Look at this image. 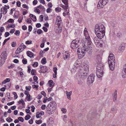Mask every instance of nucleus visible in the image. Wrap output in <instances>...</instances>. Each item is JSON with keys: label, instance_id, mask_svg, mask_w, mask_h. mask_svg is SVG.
Masks as SVG:
<instances>
[{"label": "nucleus", "instance_id": "0eeeda50", "mask_svg": "<svg viewBox=\"0 0 126 126\" xmlns=\"http://www.w3.org/2000/svg\"><path fill=\"white\" fill-rule=\"evenodd\" d=\"M7 54L5 52H3L0 56V66L4 63L7 57Z\"/></svg>", "mask_w": 126, "mask_h": 126}, {"label": "nucleus", "instance_id": "4c0bfd02", "mask_svg": "<svg viewBox=\"0 0 126 126\" xmlns=\"http://www.w3.org/2000/svg\"><path fill=\"white\" fill-rule=\"evenodd\" d=\"M19 47H20L21 48L23 49H24L26 47L25 46L23 43L21 44Z\"/></svg>", "mask_w": 126, "mask_h": 126}, {"label": "nucleus", "instance_id": "0e129e2a", "mask_svg": "<svg viewBox=\"0 0 126 126\" xmlns=\"http://www.w3.org/2000/svg\"><path fill=\"white\" fill-rule=\"evenodd\" d=\"M41 25L39 23H37L36 25V27L37 28L40 27H41Z\"/></svg>", "mask_w": 126, "mask_h": 126}, {"label": "nucleus", "instance_id": "052dcab7", "mask_svg": "<svg viewBox=\"0 0 126 126\" xmlns=\"http://www.w3.org/2000/svg\"><path fill=\"white\" fill-rule=\"evenodd\" d=\"M26 21L28 23H31L32 21L30 18H28L26 20Z\"/></svg>", "mask_w": 126, "mask_h": 126}, {"label": "nucleus", "instance_id": "f8f14e48", "mask_svg": "<svg viewBox=\"0 0 126 126\" xmlns=\"http://www.w3.org/2000/svg\"><path fill=\"white\" fill-rule=\"evenodd\" d=\"M77 65V63H75L74 64V66L73 67V68H72L71 70V72L72 73H75L76 72L77 70H78V72H78V71L79 70L78 67H79V66H76Z\"/></svg>", "mask_w": 126, "mask_h": 126}, {"label": "nucleus", "instance_id": "f257e3e1", "mask_svg": "<svg viewBox=\"0 0 126 126\" xmlns=\"http://www.w3.org/2000/svg\"><path fill=\"white\" fill-rule=\"evenodd\" d=\"M84 34L85 38V41L81 42V45H80L81 47H79L77 50L78 54L81 58L85 56L86 51H91L92 50L91 47L88 46L91 45L92 42L86 28L84 29Z\"/></svg>", "mask_w": 126, "mask_h": 126}, {"label": "nucleus", "instance_id": "72a5a7b5", "mask_svg": "<svg viewBox=\"0 0 126 126\" xmlns=\"http://www.w3.org/2000/svg\"><path fill=\"white\" fill-rule=\"evenodd\" d=\"M57 68L56 67H54L53 68V71L54 72L55 75L57 74Z\"/></svg>", "mask_w": 126, "mask_h": 126}, {"label": "nucleus", "instance_id": "a18cd8bd", "mask_svg": "<svg viewBox=\"0 0 126 126\" xmlns=\"http://www.w3.org/2000/svg\"><path fill=\"white\" fill-rule=\"evenodd\" d=\"M10 39V38H7V39H5L4 40V42H3V45H4L6 43V42L7 41H8V40H9Z\"/></svg>", "mask_w": 126, "mask_h": 126}, {"label": "nucleus", "instance_id": "6e6552de", "mask_svg": "<svg viewBox=\"0 0 126 126\" xmlns=\"http://www.w3.org/2000/svg\"><path fill=\"white\" fill-rule=\"evenodd\" d=\"M108 2V0H99L97 4V8L100 9L103 7Z\"/></svg>", "mask_w": 126, "mask_h": 126}, {"label": "nucleus", "instance_id": "58836bf2", "mask_svg": "<svg viewBox=\"0 0 126 126\" xmlns=\"http://www.w3.org/2000/svg\"><path fill=\"white\" fill-rule=\"evenodd\" d=\"M18 119L19 120V121H20L22 122H23L24 121V119L22 117H19L18 118Z\"/></svg>", "mask_w": 126, "mask_h": 126}, {"label": "nucleus", "instance_id": "c03bdc74", "mask_svg": "<svg viewBox=\"0 0 126 126\" xmlns=\"http://www.w3.org/2000/svg\"><path fill=\"white\" fill-rule=\"evenodd\" d=\"M10 35V33L8 32H6L4 34V36L5 37H7L9 36Z\"/></svg>", "mask_w": 126, "mask_h": 126}, {"label": "nucleus", "instance_id": "774afa93", "mask_svg": "<svg viewBox=\"0 0 126 126\" xmlns=\"http://www.w3.org/2000/svg\"><path fill=\"white\" fill-rule=\"evenodd\" d=\"M43 29L45 32H46L47 31V29L45 27H43Z\"/></svg>", "mask_w": 126, "mask_h": 126}, {"label": "nucleus", "instance_id": "09e8293b", "mask_svg": "<svg viewBox=\"0 0 126 126\" xmlns=\"http://www.w3.org/2000/svg\"><path fill=\"white\" fill-rule=\"evenodd\" d=\"M31 86H26L25 88L28 91H30L31 88Z\"/></svg>", "mask_w": 126, "mask_h": 126}, {"label": "nucleus", "instance_id": "2f4dec72", "mask_svg": "<svg viewBox=\"0 0 126 126\" xmlns=\"http://www.w3.org/2000/svg\"><path fill=\"white\" fill-rule=\"evenodd\" d=\"M31 116L29 114H27L25 117V119L26 120H28L30 119Z\"/></svg>", "mask_w": 126, "mask_h": 126}, {"label": "nucleus", "instance_id": "39448f33", "mask_svg": "<svg viewBox=\"0 0 126 126\" xmlns=\"http://www.w3.org/2000/svg\"><path fill=\"white\" fill-rule=\"evenodd\" d=\"M105 28L102 24H96L95 27V32H105Z\"/></svg>", "mask_w": 126, "mask_h": 126}, {"label": "nucleus", "instance_id": "4be33fe9", "mask_svg": "<svg viewBox=\"0 0 126 126\" xmlns=\"http://www.w3.org/2000/svg\"><path fill=\"white\" fill-rule=\"evenodd\" d=\"M72 93V91H70V92H66V94L67 96V98L70 100H71V95Z\"/></svg>", "mask_w": 126, "mask_h": 126}, {"label": "nucleus", "instance_id": "8fccbe9b", "mask_svg": "<svg viewBox=\"0 0 126 126\" xmlns=\"http://www.w3.org/2000/svg\"><path fill=\"white\" fill-rule=\"evenodd\" d=\"M16 45V43L15 42H13L11 45L13 47H15Z\"/></svg>", "mask_w": 126, "mask_h": 126}, {"label": "nucleus", "instance_id": "2eb2a0df", "mask_svg": "<svg viewBox=\"0 0 126 126\" xmlns=\"http://www.w3.org/2000/svg\"><path fill=\"white\" fill-rule=\"evenodd\" d=\"M41 72L43 73H45L47 71V67L43 65L40 66Z\"/></svg>", "mask_w": 126, "mask_h": 126}, {"label": "nucleus", "instance_id": "cd10ccee", "mask_svg": "<svg viewBox=\"0 0 126 126\" xmlns=\"http://www.w3.org/2000/svg\"><path fill=\"white\" fill-rule=\"evenodd\" d=\"M41 63L42 64H45L46 63V59L45 57H44L41 60Z\"/></svg>", "mask_w": 126, "mask_h": 126}, {"label": "nucleus", "instance_id": "de8ad7c7", "mask_svg": "<svg viewBox=\"0 0 126 126\" xmlns=\"http://www.w3.org/2000/svg\"><path fill=\"white\" fill-rule=\"evenodd\" d=\"M13 94L14 95V98H15V99H17V98L18 96L17 95L16 93L15 92H14L13 93Z\"/></svg>", "mask_w": 126, "mask_h": 126}, {"label": "nucleus", "instance_id": "603ef678", "mask_svg": "<svg viewBox=\"0 0 126 126\" xmlns=\"http://www.w3.org/2000/svg\"><path fill=\"white\" fill-rule=\"evenodd\" d=\"M22 7L24 8H26V9H28V6H27L26 4H24L22 5Z\"/></svg>", "mask_w": 126, "mask_h": 126}, {"label": "nucleus", "instance_id": "5fc2aeb1", "mask_svg": "<svg viewBox=\"0 0 126 126\" xmlns=\"http://www.w3.org/2000/svg\"><path fill=\"white\" fill-rule=\"evenodd\" d=\"M15 26V25L14 24H13L11 25H9L8 26L9 28H14Z\"/></svg>", "mask_w": 126, "mask_h": 126}, {"label": "nucleus", "instance_id": "ddd939ff", "mask_svg": "<svg viewBox=\"0 0 126 126\" xmlns=\"http://www.w3.org/2000/svg\"><path fill=\"white\" fill-rule=\"evenodd\" d=\"M56 105H57L55 102L53 101L50 102L48 105V107L49 106L51 108L55 109L56 107Z\"/></svg>", "mask_w": 126, "mask_h": 126}, {"label": "nucleus", "instance_id": "9d476101", "mask_svg": "<svg viewBox=\"0 0 126 126\" xmlns=\"http://www.w3.org/2000/svg\"><path fill=\"white\" fill-rule=\"evenodd\" d=\"M97 70L96 72V74L97 77L100 78L103 76V72L100 68H96Z\"/></svg>", "mask_w": 126, "mask_h": 126}, {"label": "nucleus", "instance_id": "680f3d73", "mask_svg": "<svg viewBox=\"0 0 126 126\" xmlns=\"http://www.w3.org/2000/svg\"><path fill=\"white\" fill-rule=\"evenodd\" d=\"M32 29V27L31 25L29 26L28 30L29 32L31 31Z\"/></svg>", "mask_w": 126, "mask_h": 126}, {"label": "nucleus", "instance_id": "c756f323", "mask_svg": "<svg viewBox=\"0 0 126 126\" xmlns=\"http://www.w3.org/2000/svg\"><path fill=\"white\" fill-rule=\"evenodd\" d=\"M53 81L52 80H50L48 81V83L49 87H50L52 86L53 84Z\"/></svg>", "mask_w": 126, "mask_h": 126}, {"label": "nucleus", "instance_id": "49530a36", "mask_svg": "<svg viewBox=\"0 0 126 126\" xmlns=\"http://www.w3.org/2000/svg\"><path fill=\"white\" fill-rule=\"evenodd\" d=\"M35 70L34 69H32L31 71V73L32 75H35Z\"/></svg>", "mask_w": 126, "mask_h": 126}, {"label": "nucleus", "instance_id": "a878e982", "mask_svg": "<svg viewBox=\"0 0 126 126\" xmlns=\"http://www.w3.org/2000/svg\"><path fill=\"white\" fill-rule=\"evenodd\" d=\"M101 60L100 57L99 58V60L98 62L97 61H96L97 63H96V64H95V65H96V66H97V67L100 65L101 63Z\"/></svg>", "mask_w": 126, "mask_h": 126}, {"label": "nucleus", "instance_id": "dca6fc26", "mask_svg": "<svg viewBox=\"0 0 126 126\" xmlns=\"http://www.w3.org/2000/svg\"><path fill=\"white\" fill-rule=\"evenodd\" d=\"M63 58L65 60L69 59L70 57V54L69 53L65 52L63 54Z\"/></svg>", "mask_w": 126, "mask_h": 126}, {"label": "nucleus", "instance_id": "a211bd4d", "mask_svg": "<svg viewBox=\"0 0 126 126\" xmlns=\"http://www.w3.org/2000/svg\"><path fill=\"white\" fill-rule=\"evenodd\" d=\"M125 48V46L124 44L121 45L118 48V50L121 52H123Z\"/></svg>", "mask_w": 126, "mask_h": 126}, {"label": "nucleus", "instance_id": "bb28decb", "mask_svg": "<svg viewBox=\"0 0 126 126\" xmlns=\"http://www.w3.org/2000/svg\"><path fill=\"white\" fill-rule=\"evenodd\" d=\"M117 96V92L116 91H115L114 92L113 94V100L114 101H116V100Z\"/></svg>", "mask_w": 126, "mask_h": 126}, {"label": "nucleus", "instance_id": "c85d7f7f", "mask_svg": "<svg viewBox=\"0 0 126 126\" xmlns=\"http://www.w3.org/2000/svg\"><path fill=\"white\" fill-rule=\"evenodd\" d=\"M18 103L19 104L21 103L22 105H24L25 104V103L24 101L22 99H21V100H20L18 101Z\"/></svg>", "mask_w": 126, "mask_h": 126}, {"label": "nucleus", "instance_id": "4468645a", "mask_svg": "<svg viewBox=\"0 0 126 126\" xmlns=\"http://www.w3.org/2000/svg\"><path fill=\"white\" fill-rule=\"evenodd\" d=\"M47 112L49 114H52L55 110V109L50 107L49 108V107L47 108Z\"/></svg>", "mask_w": 126, "mask_h": 126}, {"label": "nucleus", "instance_id": "864d4df0", "mask_svg": "<svg viewBox=\"0 0 126 126\" xmlns=\"http://www.w3.org/2000/svg\"><path fill=\"white\" fill-rule=\"evenodd\" d=\"M67 11V12H66V13H65L64 12H63V15L64 16H66V14H67V15H69V10H68V11Z\"/></svg>", "mask_w": 126, "mask_h": 126}, {"label": "nucleus", "instance_id": "13d9d810", "mask_svg": "<svg viewBox=\"0 0 126 126\" xmlns=\"http://www.w3.org/2000/svg\"><path fill=\"white\" fill-rule=\"evenodd\" d=\"M7 121L8 122H10L12 121H13V120L12 119L10 118H7Z\"/></svg>", "mask_w": 126, "mask_h": 126}, {"label": "nucleus", "instance_id": "3c124183", "mask_svg": "<svg viewBox=\"0 0 126 126\" xmlns=\"http://www.w3.org/2000/svg\"><path fill=\"white\" fill-rule=\"evenodd\" d=\"M38 79V78L37 76H33V79L35 82Z\"/></svg>", "mask_w": 126, "mask_h": 126}, {"label": "nucleus", "instance_id": "bf43d9fd", "mask_svg": "<svg viewBox=\"0 0 126 126\" xmlns=\"http://www.w3.org/2000/svg\"><path fill=\"white\" fill-rule=\"evenodd\" d=\"M46 108V106L45 105H42L41 107V108L42 110H44Z\"/></svg>", "mask_w": 126, "mask_h": 126}, {"label": "nucleus", "instance_id": "a19ab883", "mask_svg": "<svg viewBox=\"0 0 126 126\" xmlns=\"http://www.w3.org/2000/svg\"><path fill=\"white\" fill-rule=\"evenodd\" d=\"M20 32L19 31L16 30L15 33V34L16 35L18 36L19 35Z\"/></svg>", "mask_w": 126, "mask_h": 126}, {"label": "nucleus", "instance_id": "7ed1b4c3", "mask_svg": "<svg viewBox=\"0 0 126 126\" xmlns=\"http://www.w3.org/2000/svg\"><path fill=\"white\" fill-rule=\"evenodd\" d=\"M108 63L110 69L113 70L115 67V61L114 56L112 53H110L109 56Z\"/></svg>", "mask_w": 126, "mask_h": 126}, {"label": "nucleus", "instance_id": "e433bc0d", "mask_svg": "<svg viewBox=\"0 0 126 126\" xmlns=\"http://www.w3.org/2000/svg\"><path fill=\"white\" fill-rule=\"evenodd\" d=\"M61 8H60L58 7L56 8L55 9V11L56 12H60L61 11Z\"/></svg>", "mask_w": 126, "mask_h": 126}, {"label": "nucleus", "instance_id": "c9c22d12", "mask_svg": "<svg viewBox=\"0 0 126 126\" xmlns=\"http://www.w3.org/2000/svg\"><path fill=\"white\" fill-rule=\"evenodd\" d=\"M22 61L23 63L26 64L27 63V60L25 58H24L22 60Z\"/></svg>", "mask_w": 126, "mask_h": 126}, {"label": "nucleus", "instance_id": "412c9836", "mask_svg": "<svg viewBox=\"0 0 126 126\" xmlns=\"http://www.w3.org/2000/svg\"><path fill=\"white\" fill-rule=\"evenodd\" d=\"M122 75L123 78H126V67H124L122 72Z\"/></svg>", "mask_w": 126, "mask_h": 126}, {"label": "nucleus", "instance_id": "7c9ffc66", "mask_svg": "<svg viewBox=\"0 0 126 126\" xmlns=\"http://www.w3.org/2000/svg\"><path fill=\"white\" fill-rule=\"evenodd\" d=\"M26 99L28 101H31V95L30 94H28V95H27Z\"/></svg>", "mask_w": 126, "mask_h": 126}, {"label": "nucleus", "instance_id": "4d7b16f0", "mask_svg": "<svg viewBox=\"0 0 126 126\" xmlns=\"http://www.w3.org/2000/svg\"><path fill=\"white\" fill-rule=\"evenodd\" d=\"M17 5L18 7H20L21 6V3L19 1H17Z\"/></svg>", "mask_w": 126, "mask_h": 126}, {"label": "nucleus", "instance_id": "37998d69", "mask_svg": "<svg viewBox=\"0 0 126 126\" xmlns=\"http://www.w3.org/2000/svg\"><path fill=\"white\" fill-rule=\"evenodd\" d=\"M62 111L63 113L64 114H65L66 112V109L64 108H62L61 110Z\"/></svg>", "mask_w": 126, "mask_h": 126}, {"label": "nucleus", "instance_id": "6ab92c4d", "mask_svg": "<svg viewBox=\"0 0 126 126\" xmlns=\"http://www.w3.org/2000/svg\"><path fill=\"white\" fill-rule=\"evenodd\" d=\"M24 49L22 48H21L20 47H19L15 51V53L16 54H18L21 52H22Z\"/></svg>", "mask_w": 126, "mask_h": 126}, {"label": "nucleus", "instance_id": "aec40b11", "mask_svg": "<svg viewBox=\"0 0 126 126\" xmlns=\"http://www.w3.org/2000/svg\"><path fill=\"white\" fill-rule=\"evenodd\" d=\"M56 18V22L57 23V24L58 25H60L62 22L61 17L59 16H58Z\"/></svg>", "mask_w": 126, "mask_h": 126}, {"label": "nucleus", "instance_id": "338daca9", "mask_svg": "<svg viewBox=\"0 0 126 126\" xmlns=\"http://www.w3.org/2000/svg\"><path fill=\"white\" fill-rule=\"evenodd\" d=\"M36 117L37 118H39L41 116L40 115V114L39 112L37 113Z\"/></svg>", "mask_w": 126, "mask_h": 126}, {"label": "nucleus", "instance_id": "69168bd1", "mask_svg": "<svg viewBox=\"0 0 126 126\" xmlns=\"http://www.w3.org/2000/svg\"><path fill=\"white\" fill-rule=\"evenodd\" d=\"M41 94L43 95L44 96H46V93L44 91H42L41 93Z\"/></svg>", "mask_w": 126, "mask_h": 126}, {"label": "nucleus", "instance_id": "b1692460", "mask_svg": "<svg viewBox=\"0 0 126 126\" xmlns=\"http://www.w3.org/2000/svg\"><path fill=\"white\" fill-rule=\"evenodd\" d=\"M30 17L34 21H36V18L35 16L32 14H31L30 15Z\"/></svg>", "mask_w": 126, "mask_h": 126}, {"label": "nucleus", "instance_id": "e2e57ef3", "mask_svg": "<svg viewBox=\"0 0 126 126\" xmlns=\"http://www.w3.org/2000/svg\"><path fill=\"white\" fill-rule=\"evenodd\" d=\"M22 29L25 30L27 29V27L25 25H23L22 27Z\"/></svg>", "mask_w": 126, "mask_h": 126}, {"label": "nucleus", "instance_id": "ea45409f", "mask_svg": "<svg viewBox=\"0 0 126 126\" xmlns=\"http://www.w3.org/2000/svg\"><path fill=\"white\" fill-rule=\"evenodd\" d=\"M26 44L27 45H29L31 44L32 43V41H31L28 40L26 42Z\"/></svg>", "mask_w": 126, "mask_h": 126}, {"label": "nucleus", "instance_id": "79ce46f5", "mask_svg": "<svg viewBox=\"0 0 126 126\" xmlns=\"http://www.w3.org/2000/svg\"><path fill=\"white\" fill-rule=\"evenodd\" d=\"M37 32L38 34H40L43 32L42 31L41 29L38 30Z\"/></svg>", "mask_w": 126, "mask_h": 126}, {"label": "nucleus", "instance_id": "f03ea898", "mask_svg": "<svg viewBox=\"0 0 126 126\" xmlns=\"http://www.w3.org/2000/svg\"><path fill=\"white\" fill-rule=\"evenodd\" d=\"M83 65L82 66V67L79 66V67H78V72L76 74L75 77V81L80 85H82V80L86 78V72L89 70V67L87 65L85 64Z\"/></svg>", "mask_w": 126, "mask_h": 126}, {"label": "nucleus", "instance_id": "6e6d98bb", "mask_svg": "<svg viewBox=\"0 0 126 126\" xmlns=\"http://www.w3.org/2000/svg\"><path fill=\"white\" fill-rule=\"evenodd\" d=\"M38 65V63L37 62H35L33 64V66L34 67H37Z\"/></svg>", "mask_w": 126, "mask_h": 126}, {"label": "nucleus", "instance_id": "9b49d317", "mask_svg": "<svg viewBox=\"0 0 126 126\" xmlns=\"http://www.w3.org/2000/svg\"><path fill=\"white\" fill-rule=\"evenodd\" d=\"M94 43L96 46L98 47H101L102 46V44L100 43L99 40L96 38H95L94 39Z\"/></svg>", "mask_w": 126, "mask_h": 126}, {"label": "nucleus", "instance_id": "473e14b6", "mask_svg": "<svg viewBox=\"0 0 126 126\" xmlns=\"http://www.w3.org/2000/svg\"><path fill=\"white\" fill-rule=\"evenodd\" d=\"M62 1L65 5L68 4V0H62Z\"/></svg>", "mask_w": 126, "mask_h": 126}, {"label": "nucleus", "instance_id": "20e7f679", "mask_svg": "<svg viewBox=\"0 0 126 126\" xmlns=\"http://www.w3.org/2000/svg\"><path fill=\"white\" fill-rule=\"evenodd\" d=\"M81 42H80L79 38H77L72 41L71 45V47L72 49H75L77 48L80 45H81Z\"/></svg>", "mask_w": 126, "mask_h": 126}, {"label": "nucleus", "instance_id": "5701e85b", "mask_svg": "<svg viewBox=\"0 0 126 126\" xmlns=\"http://www.w3.org/2000/svg\"><path fill=\"white\" fill-rule=\"evenodd\" d=\"M66 5H64L61 4V6L64 9L65 11L66 12L67 11V9L68 8V6L67 4Z\"/></svg>", "mask_w": 126, "mask_h": 126}, {"label": "nucleus", "instance_id": "423d86ee", "mask_svg": "<svg viewBox=\"0 0 126 126\" xmlns=\"http://www.w3.org/2000/svg\"><path fill=\"white\" fill-rule=\"evenodd\" d=\"M94 79V74H90L88 77L87 81V84L88 86H92Z\"/></svg>", "mask_w": 126, "mask_h": 126}, {"label": "nucleus", "instance_id": "1a4fd4ad", "mask_svg": "<svg viewBox=\"0 0 126 126\" xmlns=\"http://www.w3.org/2000/svg\"><path fill=\"white\" fill-rule=\"evenodd\" d=\"M105 32H95V33L97 38L100 39H101L104 37Z\"/></svg>", "mask_w": 126, "mask_h": 126}, {"label": "nucleus", "instance_id": "f3484780", "mask_svg": "<svg viewBox=\"0 0 126 126\" xmlns=\"http://www.w3.org/2000/svg\"><path fill=\"white\" fill-rule=\"evenodd\" d=\"M0 10L1 13L3 14L4 15L6 14L7 12V9L4 7L1 8Z\"/></svg>", "mask_w": 126, "mask_h": 126}, {"label": "nucleus", "instance_id": "f704fd0d", "mask_svg": "<svg viewBox=\"0 0 126 126\" xmlns=\"http://www.w3.org/2000/svg\"><path fill=\"white\" fill-rule=\"evenodd\" d=\"M42 121L41 120H36L35 123L37 124H39L42 123Z\"/></svg>", "mask_w": 126, "mask_h": 126}, {"label": "nucleus", "instance_id": "393cba45", "mask_svg": "<svg viewBox=\"0 0 126 126\" xmlns=\"http://www.w3.org/2000/svg\"><path fill=\"white\" fill-rule=\"evenodd\" d=\"M27 55L30 58L32 57L33 56V53L31 52L28 51L27 52Z\"/></svg>", "mask_w": 126, "mask_h": 126}]
</instances>
